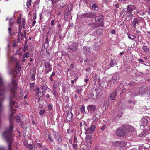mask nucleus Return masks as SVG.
<instances>
[{"instance_id":"obj_30","label":"nucleus","mask_w":150,"mask_h":150,"mask_svg":"<svg viewBox=\"0 0 150 150\" xmlns=\"http://www.w3.org/2000/svg\"><path fill=\"white\" fill-rule=\"evenodd\" d=\"M29 52H27L24 54L23 58L26 57L28 58L29 56Z\"/></svg>"},{"instance_id":"obj_42","label":"nucleus","mask_w":150,"mask_h":150,"mask_svg":"<svg viewBox=\"0 0 150 150\" xmlns=\"http://www.w3.org/2000/svg\"><path fill=\"white\" fill-rule=\"evenodd\" d=\"M114 65V63L113 62V61L112 60H111L110 61V66L111 67H113Z\"/></svg>"},{"instance_id":"obj_28","label":"nucleus","mask_w":150,"mask_h":150,"mask_svg":"<svg viewBox=\"0 0 150 150\" xmlns=\"http://www.w3.org/2000/svg\"><path fill=\"white\" fill-rule=\"evenodd\" d=\"M55 75V73L54 72H53L52 74L50 75V79L51 81H53V79L52 78V76H54Z\"/></svg>"},{"instance_id":"obj_43","label":"nucleus","mask_w":150,"mask_h":150,"mask_svg":"<svg viewBox=\"0 0 150 150\" xmlns=\"http://www.w3.org/2000/svg\"><path fill=\"white\" fill-rule=\"evenodd\" d=\"M11 26H10L8 29V33H9V35H13L14 34H11V33H10V31L11 30Z\"/></svg>"},{"instance_id":"obj_38","label":"nucleus","mask_w":150,"mask_h":150,"mask_svg":"<svg viewBox=\"0 0 150 150\" xmlns=\"http://www.w3.org/2000/svg\"><path fill=\"white\" fill-rule=\"evenodd\" d=\"M45 111L44 110H41L39 112V114L40 115H42L45 113Z\"/></svg>"},{"instance_id":"obj_53","label":"nucleus","mask_w":150,"mask_h":150,"mask_svg":"<svg viewBox=\"0 0 150 150\" xmlns=\"http://www.w3.org/2000/svg\"><path fill=\"white\" fill-rule=\"evenodd\" d=\"M94 96V94L93 92H91L90 93V96L92 98L93 97V96Z\"/></svg>"},{"instance_id":"obj_57","label":"nucleus","mask_w":150,"mask_h":150,"mask_svg":"<svg viewBox=\"0 0 150 150\" xmlns=\"http://www.w3.org/2000/svg\"><path fill=\"white\" fill-rule=\"evenodd\" d=\"M20 34H21V37H23L24 35L21 32H20V33H18V36L19 37V36Z\"/></svg>"},{"instance_id":"obj_14","label":"nucleus","mask_w":150,"mask_h":150,"mask_svg":"<svg viewBox=\"0 0 150 150\" xmlns=\"http://www.w3.org/2000/svg\"><path fill=\"white\" fill-rule=\"evenodd\" d=\"M146 117H143L140 121V125L143 126H146L148 122V121Z\"/></svg>"},{"instance_id":"obj_52","label":"nucleus","mask_w":150,"mask_h":150,"mask_svg":"<svg viewBox=\"0 0 150 150\" xmlns=\"http://www.w3.org/2000/svg\"><path fill=\"white\" fill-rule=\"evenodd\" d=\"M28 93L27 92L26 93V94L25 95V96H24V98L25 99H26L27 98V97L28 96Z\"/></svg>"},{"instance_id":"obj_4","label":"nucleus","mask_w":150,"mask_h":150,"mask_svg":"<svg viewBox=\"0 0 150 150\" xmlns=\"http://www.w3.org/2000/svg\"><path fill=\"white\" fill-rule=\"evenodd\" d=\"M117 135L119 137H124L128 134V132L126 130L124 126L122 127L118 128L116 132Z\"/></svg>"},{"instance_id":"obj_9","label":"nucleus","mask_w":150,"mask_h":150,"mask_svg":"<svg viewBox=\"0 0 150 150\" xmlns=\"http://www.w3.org/2000/svg\"><path fill=\"white\" fill-rule=\"evenodd\" d=\"M116 146L118 147H125L127 145L126 142L124 141H117L115 143Z\"/></svg>"},{"instance_id":"obj_20","label":"nucleus","mask_w":150,"mask_h":150,"mask_svg":"<svg viewBox=\"0 0 150 150\" xmlns=\"http://www.w3.org/2000/svg\"><path fill=\"white\" fill-rule=\"evenodd\" d=\"M91 7L93 9H94V10H97V9H96L98 8L97 6V5L94 3H91Z\"/></svg>"},{"instance_id":"obj_44","label":"nucleus","mask_w":150,"mask_h":150,"mask_svg":"<svg viewBox=\"0 0 150 150\" xmlns=\"http://www.w3.org/2000/svg\"><path fill=\"white\" fill-rule=\"evenodd\" d=\"M35 78V74H33L31 76V79L33 80H34Z\"/></svg>"},{"instance_id":"obj_39","label":"nucleus","mask_w":150,"mask_h":150,"mask_svg":"<svg viewBox=\"0 0 150 150\" xmlns=\"http://www.w3.org/2000/svg\"><path fill=\"white\" fill-rule=\"evenodd\" d=\"M27 147H28L30 150H31L33 149V146L31 144H29L28 146H27Z\"/></svg>"},{"instance_id":"obj_15","label":"nucleus","mask_w":150,"mask_h":150,"mask_svg":"<svg viewBox=\"0 0 150 150\" xmlns=\"http://www.w3.org/2000/svg\"><path fill=\"white\" fill-rule=\"evenodd\" d=\"M96 27V23H90L88 25V28L91 31L93 30Z\"/></svg>"},{"instance_id":"obj_8","label":"nucleus","mask_w":150,"mask_h":150,"mask_svg":"<svg viewBox=\"0 0 150 150\" xmlns=\"http://www.w3.org/2000/svg\"><path fill=\"white\" fill-rule=\"evenodd\" d=\"M45 73H47L51 71L52 69V67L50 63L46 62L44 63Z\"/></svg>"},{"instance_id":"obj_58","label":"nucleus","mask_w":150,"mask_h":150,"mask_svg":"<svg viewBox=\"0 0 150 150\" xmlns=\"http://www.w3.org/2000/svg\"><path fill=\"white\" fill-rule=\"evenodd\" d=\"M31 87H34V83H31L30 85Z\"/></svg>"},{"instance_id":"obj_3","label":"nucleus","mask_w":150,"mask_h":150,"mask_svg":"<svg viewBox=\"0 0 150 150\" xmlns=\"http://www.w3.org/2000/svg\"><path fill=\"white\" fill-rule=\"evenodd\" d=\"M78 44L77 43L73 41L70 42L67 48L68 50L70 52L72 53L76 51L78 48Z\"/></svg>"},{"instance_id":"obj_11","label":"nucleus","mask_w":150,"mask_h":150,"mask_svg":"<svg viewBox=\"0 0 150 150\" xmlns=\"http://www.w3.org/2000/svg\"><path fill=\"white\" fill-rule=\"evenodd\" d=\"M125 127V128L126 130L128 132H133L135 131V129L134 127L131 125H124Z\"/></svg>"},{"instance_id":"obj_36","label":"nucleus","mask_w":150,"mask_h":150,"mask_svg":"<svg viewBox=\"0 0 150 150\" xmlns=\"http://www.w3.org/2000/svg\"><path fill=\"white\" fill-rule=\"evenodd\" d=\"M22 27L23 28H24L25 27V21L23 19L22 21Z\"/></svg>"},{"instance_id":"obj_23","label":"nucleus","mask_w":150,"mask_h":150,"mask_svg":"<svg viewBox=\"0 0 150 150\" xmlns=\"http://www.w3.org/2000/svg\"><path fill=\"white\" fill-rule=\"evenodd\" d=\"M91 128H85V129L86 130L85 133V134H87L88 133H89L91 134Z\"/></svg>"},{"instance_id":"obj_33","label":"nucleus","mask_w":150,"mask_h":150,"mask_svg":"<svg viewBox=\"0 0 150 150\" xmlns=\"http://www.w3.org/2000/svg\"><path fill=\"white\" fill-rule=\"evenodd\" d=\"M12 18H11L9 19V25L10 26H12L13 25V22L12 21Z\"/></svg>"},{"instance_id":"obj_64","label":"nucleus","mask_w":150,"mask_h":150,"mask_svg":"<svg viewBox=\"0 0 150 150\" xmlns=\"http://www.w3.org/2000/svg\"><path fill=\"white\" fill-rule=\"evenodd\" d=\"M42 13H40L39 14V16L40 17V20H41L42 19Z\"/></svg>"},{"instance_id":"obj_24","label":"nucleus","mask_w":150,"mask_h":150,"mask_svg":"<svg viewBox=\"0 0 150 150\" xmlns=\"http://www.w3.org/2000/svg\"><path fill=\"white\" fill-rule=\"evenodd\" d=\"M80 110L81 112L83 113H84L85 112V106L84 105L81 107Z\"/></svg>"},{"instance_id":"obj_56","label":"nucleus","mask_w":150,"mask_h":150,"mask_svg":"<svg viewBox=\"0 0 150 150\" xmlns=\"http://www.w3.org/2000/svg\"><path fill=\"white\" fill-rule=\"evenodd\" d=\"M53 87L54 88V89H56L57 88V86L55 83L54 84Z\"/></svg>"},{"instance_id":"obj_59","label":"nucleus","mask_w":150,"mask_h":150,"mask_svg":"<svg viewBox=\"0 0 150 150\" xmlns=\"http://www.w3.org/2000/svg\"><path fill=\"white\" fill-rule=\"evenodd\" d=\"M134 16L131 13H130L129 14V17L131 18H132Z\"/></svg>"},{"instance_id":"obj_62","label":"nucleus","mask_w":150,"mask_h":150,"mask_svg":"<svg viewBox=\"0 0 150 150\" xmlns=\"http://www.w3.org/2000/svg\"><path fill=\"white\" fill-rule=\"evenodd\" d=\"M114 6L116 8H118L119 7V4H115Z\"/></svg>"},{"instance_id":"obj_2","label":"nucleus","mask_w":150,"mask_h":150,"mask_svg":"<svg viewBox=\"0 0 150 150\" xmlns=\"http://www.w3.org/2000/svg\"><path fill=\"white\" fill-rule=\"evenodd\" d=\"M15 83H13V85L14 86V88H13L11 85L10 86L11 91V96L10 97V108L12 114H13L16 112V109H13L14 106L16 103L15 101L13 100V99L12 98V96H13L14 97L16 98L17 96V93L14 91V90H16L17 89V87L16 86Z\"/></svg>"},{"instance_id":"obj_12","label":"nucleus","mask_w":150,"mask_h":150,"mask_svg":"<svg viewBox=\"0 0 150 150\" xmlns=\"http://www.w3.org/2000/svg\"><path fill=\"white\" fill-rule=\"evenodd\" d=\"M136 9V7L133 5H129L127 6L126 12L128 11L129 13H131L132 11Z\"/></svg>"},{"instance_id":"obj_26","label":"nucleus","mask_w":150,"mask_h":150,"mask_svg":"<svg viewBox=\"0 0 150 150\" xmlns=\"http://www.w3.org/2000/svg\"><path fill=\"white\" fill-rule=\"evenodd\" d=\"M128 35V38L129 39L133 40L136 38V37L135 36H134L130 34L128 35Z\"/></svg>"},{"instance_id":"obj_35","label":"nucleus","mask_w":150,"mask_h":150,"mask_svg":"<svg viewBox=\"0 0 150 150\" xmlns=\"http://www.w3.org/2000/svg\"><path fill=\"white\" fill-rule=\"evenodd\" d=\"M48 138L49 139L50 141H52L53 140V139L52 138V137L50 135H48Z\"/></svg>"},{"instance_id":"obj_54","label":"nucleus","mask_w":150,"mask_h":150,"mask_svg":"<svg viewBox=\"0 0 150 150\" xmlns=\"http://www.w3.org/2000/svg\"><path fill=\"white\" fill-rule=\"evenodd\" d=\"M37 146H38L39 147L41 148H42V146L41 144L40 143H38L37 144Z\"/></svg>"},{"instance_id":"obj_16","label":"nucleus","mask_w":150,"mask_h":150,"mask_svg":"<svg viewBox=\"0 0 150 150\" xmlns=\"http://www.w3.org/2000/svg\"><path fill=\"white\" fill-rule=\"evenodd\" d=\"M140 21L139 20L136 18H135L134 19L133 22L131 23V26L133 27H135L138 24Z\"/></svg>"},{"instance_id":"obj_19","label":"nucleus","mask_w":150,"mask_h":150,"mask_svg":"<svg viewBox=\"0 0 150 150\" xmlns=\"http://www.w3.org/2000/svg\"><path fill=\"white\" fill-rule=\"evenodd\" d=\"M116 95V91H114L110 94V98L111 100H114Z\"/></svg>"},{"instance_id":"obj_1","label":"nucleus","mask_w":150,"mask_h":150,"mask_svg":"<svg viewBox=\"0 0 150 150\" xmlns=\"http://www.w3.org/2000/svg\"><path fill=\"white\" fill-rule=\"evenodd\" d=\"M14 126H10L9 129H6L3 134V136L8 143V150H11V144L13 142L12 132ZM0 150H5L2 147H0Z\"/></svg>"},{"instance_id":"obj_46","label":"nucleus","mask_w":150,"mask_h":150,"mask_svg":"<svg viewBox=\"0 0 150 150\" xmlns=\"http://www.w3.org/2000/svg\"><path fill=\"white\" fill-rule=\"evenodd\" d=\"M72 146L73 148L75 149L77 148V144H73L72 145Z\"/></svg>"},{"instance_id":"obj_37","label":"nucleus","mask_w":150,"mask_h":150,"mask_svg":"<svg viewBox=\"0 0 150 150\" xmlns=\"http://www.w3.org/2000/svg\"><path fill=\"white\" fill-rule=\"evenodd\" d=\"M15 119L18 122L20 121V119L19 117L18 116H16L15 117Z\"/></svg>"},{"instance_id":"obj_47","label":"nucleus","mask_w":150,"mask_h":150,"mask_svg":"<svg viewBox=\"0 0 150 150\" xmlns=\"http://www.w3.org/2000/svg\"><path fill=\"white\" fill-rule=\"evenodd\" d=\"M39 88H37L36 89V94H38L39 93Z\"/></svg>"},{"instance_id":"obj_32","label":"nucleus","mask_w":150,"mask_h":150,"mask_svg":"<svg viewBox=\"0 0 150 150\" xmlns=\"http://www.w3.org/2000/svg\"><path fill=\"white\" fill-rule=\"evenodd\" d=\"M53 95L55 96L57 95V91L56 89H53Z\"/></svg>"},{"instance_id":"obj_6","label":"nucleus","mask_w":150,"mask_h":150,"mask_svg":"<svg viewBox=\"0 0 150 150\" xmlns=\"http://www.w3.org/2000/svg\"><path fill=\"white\" fill-rule=\"evenodd\" d=\"M147 91V88H145L144 86H142L139 89V91L137 92L136 94L137 95H138L140 94L142 95V94H144L146 95V96L147 97V95L148 94Z\"/></svg>"},{"instance_id":"obj_45","label":"nucleus","mask_w":150,"mask_h":150,"mask_svg":"<svg viewBox=\"0 0 150 150\" xmlns=\"http://www.w3.org/2000/svg\"><path fill=\"white\" fill-rule=\"evenodd\" d=\"M51 24L52 26H54V24H55V23H54V19L52 20L51 21Z\"/></svg>"},{"instance_id":"obj_5","label":"nucleus","mask_w":150,"mask_h":150,"mask_svg":"<svg viewBox=\"0 0 150 150\" xmlns=\"http://www.w3.org/2000/svg\"><path fill=\"white\" fill-rule=\"evenodd\" d=\"M15 83V84H16V86L17 87V89H18V86H17V84L16 83V81L13 79H12V82L10 84V85H9V88H10V93H11V89H10V86H11V85L13 88H14V86L13 85V83ZM17 89L16 90H14V91L17 94V96L16 98V97H14L13 95L12 96H11V97H12V99H13V97H13V98H17L18 96H19V97H20V99H22L23 98V91L22 90V89L20 88V91H19V95H18V94L16 93V90H17ZM11 94H10V97H11Z\"/></svg>"},{"instance_id":"obj_18","label":"nucleus","mask_w":150,"mask_h":150,"mask_svg":"<svg viewBox=\"0 0 150 150\" xmlns=\"http://www.w3.org/2000/svg\"><path fill=\"white\" fill-rule=\"evenodd\" d=\"M118 79V76L117 74H115L113 75L112 76V81L114 83L117 81Z\"/></svg>"},{"instance_id":"obj_48","label":"nucleus","mask_w":150,"mask_h":150,"mask_svg":"<svg viewBox=\"0 0 150 150\" xmlns=\"http://www.w3.org/2000/svg\"><path fill=\"white\" fill-rule=\"evenodd\" d=\"M48 107L50 110H51L52 108V105H49Z\"/></svg>"},{"instance_id":"obj_27","label":"nucleus","mask_w":150,"mask_h":150,"mask_svg":"<svg viewBox=\"0 0 150 150\" xmlns=\"http://www.w3.org/2000/svg\"><path fill=\"white\" fill-rule=\"evenodd\" d=\"M142 49L144 51L148 52L149 51V49L146 46H143L142 47Z\"/></svg>"},{"instance_id":"obj_13","label":"nucleus","mask_w":150,"mask_h":150,"mask_svg":"<svg viewBox=\"0 0 150 150\" xmlns=\"http://www.w3.org/2000/svg\"><path fill=\"white\" fill-rule=\"evenodd\" d=\"M96 106L93 105H89L87 106V109L88 111L93 112L96 109Z\"/></svg>"},{"instance_id":"obj_60","label":"nucleus","mask_w":150,"mask_h":150,"mask_svg":"<svg viewBox=\"0 0 150 150\" xmlns=\"http://www.w3.org/2000/svg\"><path fill=\"white\" fill-rule=\"evenodd\" d=\"M16 67H17V68H18V70L19 71H20L21 69L19 67V66L18 65V64H17L16 65Z\"/></svg>"},{"instance_id":"obj_31","label":"nucleus","mask_w":150,"mask_h":150,"mask_svg":"<svg viewBox=\"0 0 150 150\" xmlns=\"http://www.w3.org/2000/svg\"><path fill=\"white\" fill-rule=\"evenodd\" d=\"M96 91L98 94V95H101V90L100 88H97L96 90Z\"/></svg>"},{"instance_id":"obj_10","label":"nucleus","mask_w":150,"mask_h":150,"mask_svg":"<svg viewBox=\"0 0 150 150\" xmlns=\"http://www.w3.org/2000/svg\"><path fill=\"white\" fill-rule=\"evenodd\" d=\"M73 114L71 112H68L66 115V120L67 122H70L73 120Z\"/></svg>"},{"instance_id":"obj_40","label":"nucleus","mask_w":150,"mask_h":150,"mask_svg":"<svg viewBox=\"0 0 150 150\" xmlns=\"http://www.w3.org/2000/svg\"><path fill=\"white\" fill-rule=\"evenodd\" d=\"M49 42V40L48 37H46L45 41V43L47 44V45H48V43Z\"/></svg>"},{"instance_id":"obj_21","label":"nucleus","mask_w":150,"mask_h":150,"mask_svg":"<svg viewBox=\"0 0 150 150\" xmlns=\"http://www.w3.org/2000/svg\"><path fill=\"white\" fill-rule=\"evenodd\" d=\"M90 49L85 47L83 48V51L86 54H87L90 51Z\"/></svg>"},{"instance_id":"obj_22","label":"nucleus","mask_w":150,"mask_h":150,"mask_svg":"<svg viewBox=\"0 0 150 150\" xmlns=\"http://www.w3.org/2000/svg\"><path fill=\"white\" fill-rule=\"evenodd\" d=\"M96 15L95 13H90L88 14H87V17L88 18H92L95 17Z\"/></svg>"},{"instance_id":"obj_61","label":"nucleus","mask_w":150,"mask_h":150,"mask_svg":"<svg viewBox=\"0 0 150 150\" xmlns=\"http://www.w3.org/2000/svg\"><path fill=\"white\" fill-rule=\"evenodd\" d=\"M111 33L112 34H114L115 33V30H111Z\"/></svg>"},{"instance_id":"obj_50","label":"nucleus","mask_w":150,"mask_h":150,"mask_svg":"<svg viewBox=\"0 0 150 150\" xmlns=\"http://www.w3.org/2000/svg\"><path fill=\"white\" fill-rule=\"evenodd\" d=\"M16 22L18 23H20L21 22V18H18Z\"/></svg>"},{"instance_id":"obj_49","label":"nucleus","mask_w":150,"mask_h":150,"mask_svg":"<svg viewBox=\"0 0 150 150\" xmlns=\"http://www.w3.org/2000/svg\"><path fill=\"white\" fill-rule=\"evenodd\" d=\"M36 18V13L35 12L33 15V19L35 20Z\"/></svg>"},{"instance_id":"obj_55","label":"nucleus","mask_w":150,"mask_h":150,"mask_svg":"<svg viewBox=\"0 0 150 150\" xmlns=\"http://www.w3.org/2000/svg\"><path fill=\"white\" fill-rule=\"evenodd\" d=\"M81 89H77V91L78 93H81Z\"/></svg>"},{"instance_id":"obj_41","label":"nucleus","mask_w":150,"mask_h":150,"mask_svg":"<svg viewBox=\"0 0 150 150\" xmlns=\"http://www.w3.org/2000/svg\"><path fill=\"white\" fill-rule=\"evenodd\" d=\"M3 84V80L1 78V77L0 76V86H2Z\"/></svg>"},{"instance_id":"obj_17","label":"nucleus","mask_w":150,"mask_h":150,"mask_svg":"<svg viewBox=\"0 0 150 150\" xmlns=\"http://www.w3.org/2000/svg\"><path fill=\"white\" fill-rule=\"evenodd\" d=\"M103 15H100L96 17L95 18V20L96 22H101L103 21Z\"/></svg>"},{"instance_id":"obj_63","label":"nucleus","mask_w":150,"mask_h":150,"mask_svg":"<svg viewBox=\"0 0 150 150\" xmlns=\"http://www.w3.org/2000/svg\"><path fill=\"white\" fill-rule=\"evenodd\" d=\"M77 141V139L76 137H75V136L74 137V142L76 143Z\"/></svg>"},{"instance_id":"obj_34","label":"nucleus","mask_w":150,"mask_h":150,"mask_svg":"<svg viewBox=\"0 0 150 150\" xmlns=\"http://www.w3.org/2000/svg\"><path fill=\"white\" fill-rule=\"evenodd\" d=\"M31 0H29V2H27L26 4V5L28 6V7L30 6H31Z\"/></svg>"},{"instance_id":"obj_29","label":"nucleus","mask_w":150,"mask_h":150,"mask_svg":"<svg viewBox=\"0 0 150 150\" xmlns=\"http://www.w3.org/2000/svg\"><path fill=\"white\" fill-rule=\"evenodd\" d=\"M90 128L91 129V132H93L95 130V126L93 125H92Z\"/></svg>"},{"instance_id":"obj_51","label":"nucleus","mask_w":150,"mask_h":150,"mask_svg":"<svg viewBox=\"0 0 150 150\" xmlns=\"http://www.w3.org/2000/svg\"><path fill=\"white\" fill-rule=\"evenodd\" d=\"M36 23V21L35 20H34L32 23V26H34Z\"/></svg>"},{"instance_id":"obj_7","label":"nucleus","mask_w":150,"mask_h":150,"mask_svg":"<svg viewBox=\"0 0 150 150\" xmlns=\"http://www.w3.org/2000/svg\"><path fill=\"white\" fill-rule=\"evenodd\" d=\"M92 136L88 135L86 136L85 140H86V145L87 147L91 146L92 144L91 142Z\"/></svg>"},{"instance_id":"obj_25","label":"nucleus","mask_w":150,"mask_h":150,"mask_svg":"<svg viewBox=\"0 0 150 150\" xmlns=\"http://www.w3.org/2000/svg\"><path fill=\"white\" fill-rule=\"evenodd\" d=\"M59 143L62 142V138L60 137L59 136V135H57L56 137Z\"/></svg>"}]
</instances>
